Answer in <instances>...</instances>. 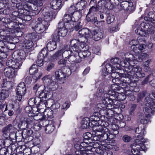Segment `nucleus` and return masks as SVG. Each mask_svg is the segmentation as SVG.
<instances>
[{
    "mask_svg": "<svg viewBox=\"0 0 155 155\" xmlns=\"http://www.w3.org/2000/svg\"><path fill=\"white\" fill-rule=\"evenodd\" d=\"M87 5L85 1L81 0L77 3L76 5V8L78 11H82L85 8Z\"/></svg>",
    "mask_w": 155,
    "mask_h": 155,
    "instance_id": "nucleus-31",
    "label": "nucleus"
},
{
    "mask_svg": "<svg viewBox=\"0 0 155 155\" xmlns=\"http://www.w3.org/2000/svg\"><path fill=\"white\" fill-rule=\"evenodd\" d=\"M26 38H28V39L29 40L32 41V42L36 41L38 39V36L37 34L33 33L28 34L26 36Z\"/></svg>",
    "mask_w": 155,
    "mask_h": 155,
    "instance_id": "nucleus-38",
    "label": "nucleus"
},
{
    "mask_svg": "<svg viewBox=\"0 0 155 155\" xmlns=\"http://www.w3.org/2000/svg\"><path fill=\"white\" fill-rule=\"evenodd\" d=\"M75 52H73L72 51L65 50L64 51L63 54V58L68 61L70 63L73 64L72 66H70V67L73 68L75 66V70L76 67L74 64L76 63H79L80 61L79 58L78 56H76Z\"/></svg>",
    "mask_w": 155,
    "mask_h": 155,
    "instance_id": "nucleus-8",
    "label": "nucleus"
},
{
    "mask_svg": "<svg viewBox=\"0 0 155 155\" xmlns=\"http://www.w3.org/2000/svg\"><path fill=\"white\" fill-rule=\"evenodd\" d=\"M37 65L35 64H33L30 68L29 70V73L31 74H34L35 73L37 72L38 69L37 68Z\"/></svg>",
    "mask_w": 155,
    "mask_h": 155,
    "instance_id": "nucleus-49",
    "label": "nucleus"
},
{
    "mask_svg": "<svg viewBox=\"0 0 155 155\" xmlns=\"http://www.w3.org/2000/svg\"><path fill=\"white\" fill-rule=\"evenodd\" d=\"M92 140L91 139H83V141H80V140L78 138H75L74 139L72 142L73 144H74V145H84L85 144L89 145L91 144L92 145H94V143L91 142Z\"/></svg>",
    "mask_w": 155,
    "mask_h": 155,
    "instance_id": "nucleus-19",
    "label": "nucleus"
},
{
    "mask_svg": "<svg viewBox=\"0 0 155 155\" xmlns=\"http://www.w3.org/2000/svg\"><path fill=\"white\" fill-rule=\"evenodd\" d=\"M42 80L44 84V87L38 91V98L40 99L48 100L51 97L50 91L56 90L58 87V84L54 76L47 75L44 77Z\"/></svg>",
    "mask_w": 155,
    "mask_h": 155,
    "instance_id": "nucleus-1",
    "label": "nucleus"
},
{
    "mask_svg": "<svg viewBox=\"0 0 155 155\" xmlns=\"http://www.w3.org/2000/svg\"><path fill=\"white\" fill-rule=\"evenodd\" d=\"M32 122V120L30 118H25L24 120L21 121V126L24 127L22 131L24 136V139L27 140V138L31 137L33 134V131L31 130L26 129L25 128L28 127V125Z\"/></svg>",
    "mask_w": 155,
    "mask_h": 155,
    "instance_id": "nucleus-9",
    "label": "nucleus"
},
{
    "mask_svg": "<svg viewBox=\"0 0 155 155\" xmlns=\"http://www.w3.org/2000/svg\"><path fill=\"white\" fill-rule=\"evenodd\" d=\"M57 30L58 34L60 36L64 37L66 36L67 34L68 30L65 28Z\"/></svg>",
    "mask_w": 155,
    "mask_h": 155,
    "instance_id": "nucleus-52",
    "label": "nucleus"
},
{
    "mask_svg": "<svg viewBox=\"0 0 155 155\" xmlns=\"http://www.w3.org/2000/svg\"><path fill=\"white\" fill-rule=\"evenodd\" d=\"M80 150L81 151H83V153H86L82 155H85L86 154L87 155V152L90 151L91 150L92 146H87L83 147V146H79Z\"/></svg>",
    "mask_w": 155,
    "mask_h": 155,
    "instance_id": "nucleus-45",
    "label": "nucleus"
},
{
    "mask_svg": "<svg viewBox=\"0 0 155 155\" xmlns=\"http://www.w3.org/2000/svg\"><path fill=\"white\" fill-rule=\"evenodd\" d=\"M38 100V97L30 98L28 101V104L30 106H33L37 103V100Z\"/></svg>",
    "mask_w": 155,
    "mask_h": 155,
    "instance_id": "nucleus-60",
    "label": "nucleus"
},
{
    "mask_svg": "<svg viewBox=\"0 0 155 155\" xmlns=\"http://www.w3.org/2000/svg\"><path fill=\"white\" fill-rule=\"evenodd\" d=\"M90 119L88 117L83 118L81 122L82 127L83 129H86L90 126Z\"/></svg>",
    "mask_w": 155,
    "mask_h": 155,
    "instance_id": "nucleus-37",
    "label": "nucleus"
},
{
    "mask_svg": "<svg viewBox=\"0 0 155 155\" xmlns=\"http://www.w3.org/2000/svg\"><path fill=\"white\" fill-rule=\"evenodd\" d=\"M144 130L142 129L141 128L138 127L135 130V133L139 134L137 136V137L141 138L140 140L139 139L135 140L134 141L133 144L135 145H139L140 144H143L147 141V139H144L141 137L143 134Z\"/></svg>",
    "mask_w": 155,
    "mask_h": 155,
    "instance_id": "nucleus-13",
    "label": "nucleus"
},
{
    "mask_svg": "<svg viewBox=\"0 0 155 155\" xmlns=\"http://www.w3.org/2000/svg\"><path fill=\"white\" fill-rule=\"evenodd\" d=\"M146 47V45L144 44H140L138 45V47L133 48V51H134L135 52L137 53L139 52L137 51V50H139L140 51L144 49Z\"/></svg>",
    "mask_w": 155,
    "mask_h": 155,
    "instance_id": "nucleus-51",
    "label": "nucleus"
},
{
    "mask_svg": "<svg viewBox=\"0 0 155 155\" xmlns=\"http://www.w3.org/2000/svg\"><path fill=\"white\" fill-rule=\"evenodd\" d=\"M111 97L116 98L117 100L120 101H124L126 98V94H118V93L115 91H112Z\"/></svg>",
    "mask_w": 155,
    "mask_h": 155,
    "instance_id": "nucleus-32",
    "label": "nucleus"
},
{
    "mask_svg": "<svg viewBox=\"0 0 155 155\" xmlns=\"http://www.w3.org/2000/svg\"><path fill=\"white\" fill-rule=\"evenodd\" d=\"M129 3L128 2L123 1L120 3V7L122 9H123L124 11H127V9L129 6Z\"/></svg>",
    "mask_w": 155,
    "mask_h": 155,
    "instance_id": "nucleus-55",
    "label": "nucleus"
},
{
    "mask_svg": "<svg viewBox=\"0 0 155 155\" xmlns=\"http://www.w3.org/2000/svg\"><path fill=\"white\" fill-rule=\"evenodd\" d=\"M16 92V100L20 101L23 96L25 95L26 91L25 84L23 82H20L17 87Z\"/></svg>",
    "mask_w": 155,
    "mask_h": 155,
    "instance_id": "nucleus-11",
    "label": "nucleus"
},
{
    "mask_svg": "<svg viewBox=\"0 0 155 155\" xmlns=\"http://www.w3.org/2000/svg\"><path fill=\"white\" fill-rule=\"evenodd\" d=\"M54 128V124H48L45 127V132L47 134H51L53 131Z\"/></svg>",
    "mask_w": 155,
    "mask_h": 155,
    "instance_id": "nucleus-39",
    "label": "nucleus"
},
{
    "mask_svg": "<svg viewBox=\"0 0 155 155\" xmlns=\"http://www.w3.org/2000/svg\"><path fill=\"white\" fill-rule=\"evenodd\" d=\"M33 45V43L32 41H31L26 40L24 41V43L23 45L24 49H29L31 48Z\"/></svg>",
    "mask_w": 155,
    "mask_h": 155,
    "instance_id": "nucleus-43",
    "label": "nucleus"
},
{
    "mask_svg": "<svg viewBox=\"0 0 155 155\" xmlns=\"http://www.w3.org/2000/svg\"><path fill=\"white\" fill-rule=\"evenodd\" d=\"M115 68H114L113 66H112L109 68L106 69V71L105 69H104V70H102L103 74L105 76L108 73H111L113 71H116V70H115Z\"/></svg>",
    "mask_w": 155,
    "mask_h": 155,
    "instance_id": "nucleus-54",
    "label": "nucleus"
},
{
    "mask_svg": "<svg viewBox=\"0 0 155 155\" xmlns=\"http://www.w3.org/2000/svg\"><path fill=\"white\" fill-rule=\"evenodd\" d=\"M23 61L16 59L15 60L10 59L7 61L6 64L8 67L13 69H17L21 66Z\"/></svg>",
    "mask_w": 155,
    "mask_h": 155,
    "instance_id": "nucleus-16",
    "label": "nucleus"
},
{
    "mask_svg": "<svg viewBox=\"0 0 155 155\" xmlns=\"http://www.w3.org/2000/svg\"><path fill=\"white\" fill-rule=\"evenodd\" d=\"M125 56L126 59H128L129 61H130L134 60H135L137 59L136 55L134 56L133 54H130L129 53H127L125 54Z\"/></svg>",
    "mask_w": 155,
    "mask_h": 155,
    "instance_id": "nucleus-50",
    "label": "nucleus"
},
{
    "mask_svg": "<svg viewBox=\"0 0 155 155\" xmlns=\"http://www.w3.org/2000/svg\"><path fill=\"white\" fill-rule=\"evenodd\" d=\"M8 49L2 41H0V52L5 53L8 51Z\"/></svg>",
    "mask_w": 155,
    "mask_h": 155,
    "instance_id": "nucleus-46",
    "label": "nucleus"
},
{
    "mask_svg": "<svg viewBox=\"0 0 155 155\" xmlns=\"http://www.w3.org/2000/svg\"><path fill=\"white\" fill-rule=\"evenodd\" d=\"M43 14L45 19L42 21H47L49 24V21L52 20L53 18V12L51 9L47 10L46 9H45L43 11Z\"/></svg>",
    "mask_w": 155,
    "mask_h": 155,
    "instance_id": "nucleus-21",
    "label": "nucleus"
},
{
    "mask_svg": "<svg viewBox=\"0 0 155 155\" xmlns=\"http://www.w3.org/2000/svg\"><path fill=\"white\" fill-rule=\"evenodd\" d=\"M144 19L146 21L152 22L153 21L155 20V14H153L151 12H149L147 15L144 17Z\"/></svg>",
    "mask_w": 155,
    "mask_h": 155,
    "instance_id": "nucleus-42",
    "label": "nucleus"
},
{
    "mask_svg": "<svg viewBox=\"0 0 155 155\" xmlns=\"http://www.w3.org/2000/svg\"><path fill=\"white\" fill-rule=\"evenodd\" d=\"M112 91L108 90V92L104 91V90L101 89L99 91L97 96L101 98L102 102L106 106V108L112 109L114 107L112 105L113 103L112 99H113L112 96Z\"/></svg>",
    "mask_w": 155,
    "mask_h": 155,
    "instance_id": "nucleus-4",
    "label": "nucleus"
},
{
    "mask_svg": "<svg viewBox=\"0 0 155 155\" xmlns=\"http://www.w3.org/2000/svg\"><path fill=\"white\" fill-rule=\"evenodd\" d=\"M36 61L37 66H42L44 63V60L46 62L50 61L52 59L51 54L48 52L46 48H44L39 53Z\"/></svg>",
    "mask_w": 155,
    "mask_h": 155,
    "instance_id": "nucleus-7",
    "label": "nucleus"
},
{
    "mask_svg": "<svg viewBox=\"0 0 155 155\" xmlns=\"http://www.w3.org/2000/svg\"><path fill=\"white\" fill-rule=\"evenodd\" d=\"M55 67V64L53 63H49L46 66V70L48 71H50L53 69Z\"/></svg>",
    "mask_w": 155,
    "mask_h": 155,
    "instance_id": "nucleus-61",
    "label": "nucleus"
},
{
    "mask_svg": "<svg viewBox=\"0 0 155 155\" xmlns=\"http://www.w3.org/2000/svg\"><path fill=\"white\" fill-rule=\"evenodd\" d=\"M66 13L68 14L71 15L75 16V15H79V16L78 18L81 16V14L80 13L79 11H78L76 7L74 5H71L69 8H68L67 10Z\"/></svg>",
    "mask_w": 155,
    "mask_h": 155,
    "instance_id": "nucleus-24",
    "label": "nucleus"
},
{
    "mask_svg": "<svg viewBox=\"0 0 155 155\" xmlns=\"http://www.w3.org/2000/svg\"><path fill=\"white\" fill-rule=\"evenodd\" d=\"M23 13H25L26 12V15L25 14H23L22 18L25 21H29L31 20L32 18L31 16L29 15V12L27 11L26 10H23Z\"/></svg>",
    "mask_w": 155,
    "mask_h": 155,
    "instance_id": "nucleus-48",
    "label": "nucleus"
},
{
    "mask_svg": "<svg viewBox=\"0 0 155 155\" xmlns=\"http://www.w3.org/2000/svg\"><path fill=\"white\" fill-rule=\"evenodd\" d=\"M4 71L5 76L8 78H12L15 77V71L14 69L10 67L5 68Z\"/></svg>",
    "mask_w": 155,
    "mask_h": 155,
    "instance_id": "nucleus-25",
    "label": "nucleus"
},
{
    "mask_svg": "<svg viewBox=\"0 0 155 155\" xmlns=\"http://www.w3.org/2000/svg\"><path fill=\"white\" fill-rule=\"evenodd\" d=\"M62 20L64 22L76 21V19L75 18V17L66 13L64 15Z\"/></svg>",
    "mask_w": 155,
    "mask_h": 155,
    "instance_id": "nucleus-34",
    "label": "nucleus"
},
{
    "mask_svg": "<svg viewBox=\"0 0 155 155\" xmlns=\"http://www.w3.org/2000/svg\"><path fill=\"white\" fill-rule=\"evenodd\" d=\"M110 62L112 66L115 68V70H118L120 66V60L118 58H115L111 59L110 60Z\"/></svg>",
    "mask_w": 155,
    "mask_h": 155,
    "instance_id": "nucleus-28",
    "label": "nucleus"
},
{
    "mask_svg": "<svg viewBox=\"0 0 155 155\" xmlns=\"http://www.w3.org/2000/svg\"><path fill=\"white\" fill-rule=\"evenodd\" d=\"M12 34L10 30L7 27L5 29H0V35L1 36L8 37L9 36L8 35Z\"/></svg>",
    "mask_w": 155,
    "mask_h": 155,
    "instance_id": "nucleus-44",
    "label": "nucleus"
},
{
    "mask_svg": "<svg viewBox=\"0 0 155 155\" xmlns=\"http://www.w3.org/2000/svg\"><path fill=\"white\" fill-rule=\"evenodd\" d=\"M75 71V68L74 66L73 68L70 67L69 68H67L66 71L65 73L63 71L61 70H59L55 72V77L57 79L59 80H63L67 76L70 75L71 72H74Z\"/></svg>",
    "mask_w": 155,
    "mask_h": 155,
    "instance_id": "nucleus-10",
    "label": "nucleus"
},
{
    "mask_svg": "<svg viewBox=\"0 0 155 155\" xmlns=\"http://www.w3.org/2000/svg\"><path fill=\"white\" fill-rule=\"evenodd\" d=\"M123 74H124L123 73H120L119 72H117V71H112L111 74V76L113 78H117V77L119 76H122V77H127L123 76ZM127 78H128L127 77Z\"/></svg>",
    "mask_w": 155,
    "mask_h": 155,
    "instance_id": "nucleus-57",
    "label": "nucleus"
},
{
    "mask_svg": "<svg viewBox=\"0 0 155 155\" xmlns=\"http://www.w3.org/2000/svg\"><path fill=\"white\" fill-rule=\"evenodd\" d=\"M74 21H68L66 22H64L65 23V28H66L67 30L68 29H70L73 27V22Z\"/></svg>",
    "mask_w": 155,
    "mask_h": 155,
    "instance_id": "nucleus-64",
    "label": "nucleus"
},
{
    "mask_svg": "<svg viewBox=\"0 0 155 155\" xmlns=\"http://www.w3.org/2000/svg\"><path fill=\"white\" fill-rule=\"evenodd\" d=\"M8 22L6 23L7 27L12 34L15 32L16 29L18 28V22L17 21H12L10 19H7Z\"/></svg>",
    "mask_w": 155,
    "mask_h": 155,
    "instance_id": "nucleus-17",
    "label": "nucleus"
},
{
    "mask_svg": "<svg viewBox=\"0 0 155 155\" xmlns=\"http://www.w3.org/2000/svg\"><path fill=\"white\" fill-rule=\"evenodd\" d=\"M22 131L19 130L17 132H16V139L22 140V139H24V136Z\"/></svg>",
    "mask_w": 155,
    "mask_h": 155,
    "instance_id": "nucleus-63",
    "label": "nucleus"
},
{
    "mask_svg": "<svg viewBox=\"0 0 155 155\" xmlns=\"http://www.w3.org/2000/svg\"><path fill=\"white\" fill-rule=\"evenodd\" d=\"M57 43L52 40L48 42L47 45V48L50 51L54 50L57 47Z\"/></svg>",
    "mask_w": 155,
    "mask_h": 155,
    "instance_id": "nucleus-36",
    "label": "nucleus"
},
{
    "mask_svg": "<svg viewBox=\"0 0 155 155\" xmlns=\"http://www.w3.org/2000/svg\"><path fill=\"white\" fill-rule=\"evenodd\" d=\"M92 35L94 40L98 41L101 39L103 36V32L100 29H96L93 31Z\"/></svg>",
    "mask_w": 155,
    "mask_h": 155,
    "instance_id": "nucleus-22",
    "label": "nucleus"
},
{
    "mask_svg": "<svg viewBox=\"0 0 155 155\" xmlns=\"http://www.w3.org/2000/svg\"><path fill=\"white\" fill-rule=\"evenodd\" d=\"M106 9H110V5L108 2L105 0H101L99 1L98 3V6L95 7L92 6L89 9L86 16V19L87 21H89L91 19L89 17L96 14L97 11L100 12H104Z\"/></svg>",
    "mask_w": 155,
    "mask_h": 155,
    "instance_id": "nucleus-2",
    "label": "nucleus"
},
{
    "mask_svg": "<svg viewBox=\"0 0 155 155\" xmlns=\"http://www.w3.org/2000/svg\"><path fill=\"white\" fill-rule=\"evenodd\" d=\"M126 79H128V81H129L130 79H131V78H129L127 77L120 76L115 78H113L112 81L114 84L119 85V87L123 86V87H125L129 83Z\"/></svg>",
    "mask_w": 155,
    "mask_h": 155,
    "instance_id": "nucleus-15",
    "label": "nucleus"
},
{
    "mask_svg": "<svg viewBox=\"0 0 155 155\" xmlns=\"http://www.w3.org/2000/svg\"><path fill=\"white\" fill-rule=\"evenodd\" d=\"M49 101V100H48L40 99L37 107L39 109H44L46 107L48 108L50 107L48 104Z\"/></svg>",
    "mask_w": 155,
    "mask_h": 155,
    "instance_id": "nucleus-30",
    "label": "nucleus"
},
{
    "mask_svg": "<svg viewBox=\"0 0 155 155\" xmlns=\"http://www.w3.org/2000/svg\"><path fill=\"white\" fill-rule=\"evenodd\" d=\"M65 47H65V48L63 50H61L58 51L54 54L52 56L51 54L52 57V59L50 61L54 60L55 59L57 60L61 58V57H63V54H64V50L65 49H66Z\"/></svg>",
    "mask_w": 155,
    "mask_h": 155,
    "instance_id": "nucleus-33",
    "label": "nucleus"
},
{
    "mask_svg": "<svg viewBox=\"0 0 155 155\" xmlns=\"http://www.w3.org/2000/svg\"><path fill=\"white\" fill-rule=\"evenodd\" d=\"M106 108V107L105 105L102 103H100L97 105L96 109L97 112H99L100 113L104 114V111Z\"/></svg>",
    "mask_w": 155,
    "mask_h": 155,
    "instance_id": "nucleus-41",
    "label": "nucleus"
},
{
    "mask_svg": "<svg viewBox=\"0 0 155 155\" xmlns=\"http://www.w3.org/2000/svg\"><path fill=\"white\" fill-rule=\"evenodd\" d=\"M130 61L126 58L123 62L120 61V66L126 68L125 71L126 72L124 74H123V76L128 77L129 78H130L132 77L134 74L133 71H131V68L130 66H132L130 64Z\"/></svg>",
    "mask_w": 155,
    "mask_h": 155,
    "instance_id": "nucleus-14",
    "label": "nucleus"
},
{
    "mask_svg": "<svg viewBox=\"0 0 155 155\" xmlns=\"http://www.w3.org/2000/svg\"><path fill=\"white\" fill-rule=\"evenodd\" d=\"M145 101L147 103L145 104L146 107L145 109H147V112H150L153 109H155V93L152 94V97L151 98L149 97H146Z\"/></svg>",
    "mask_w": 155,
    "mask_h": 155,
    "instance_id": "nucleus-12",
    "label": "nucleus"
},
{
    "mask_svg": "<svg viewBox=\"0 0 155 155\" xmlns=\"http://www.w3.org/2000/svg\"><path fill=\"white\" fill-rule=\"evenodd\" d=\"M33 26L32 29L37 33L40 34L43 32L48 28L50 25L47 21H43L41 18H38L36 21H33L31 23Z\"/></svg>",
    "mask_w": 155,
    "mask_h": 155,
    "instance_id": "nucleus-6",
    "label": "nucleus"
},
{
    "mask_svg": "<svg viewBox=\"0 0 155 155\" xmlns=\"http://www.w3.org/2000/svg\"><path fill=\"white\" fill-rule=\"evenodd\" d=\"M80 42L76 39H73L70 42L71 47L69 50L72 51L73 52H78L81 51V48L79 46Z\"/></svg>",
    "mask_w": 155,
    "mask_h": 155,
    "instance_id": "nucleus-20",
    "label": "nucleus"
},
{
    "mask_svg": "<svg viewBox=\"0 0 155 155\" xmlns=\"http://www.w3.org/2000/svg\"><path fill=\"white\" fill-rule=\"evenodd\" d=\"M146 92L145 91H143L142 93H139L137 94V102H139L141 101L145 96Z\"/></svg>",
    "mask_w": 155,
    "mask_h": 155,
    "instance_id": "nucleus-62",
    "label": "nucleus"
},
{
    "mask_svg": "<svg viewBox=\"0 0 155 155\" xmlns=\"http://www.w3.org/2000/svg\"><path fill=\"white\" fill-rule=\"evenodd\" d=\"M99 133H96L95 136H100V138L104 142L107 143V145H111L110 143H113L114 140L113 139L115 137V135L118 134V131H116L114 134L111 133L108 129L106 127L100 129Z\"/></svg>",
    "mask_w": 155,
    "mask_h": 155,
    "instance_id": "nucleus-3",
    "label": "nucleus"
},
{
    "mask_svg": "<svg viewBox=\"0 0 155 155\" xmlns=\"http://www.w3.org/2000/svg\"><path fill=\"white\" fill-rule=\"evenodd\" d=\"M17 143H16L14 142L11 139L6 138L4 140L3 139L0 140V145H13Z\"/></svg>",
    "mask_w": 155,
    "mask_h": 155,
    "instance_id": "nucleus-35",
    "label": "nucleus"
},
{
    "mask_svg": "<svg viewBox=\"0 0 155 155\" xmlns=\"http://www.w3.org/2000/svg\"><path fill=\"white\" fill-rule=\"evenodd\" d=\"M111 109L106 108L104 111V114L106 115L107 116L109 117H112L114 114V112L113 111L111 110Z\"/></svg>",
    "mask_w": 155,
    "mask_h": 155,
    "instance_id": "nucleus-58",
    "label": "nucleus"
},
{
    "mask_svg": "<svg viewBox=\"0 0 155 155\" xmlns=\"http://www.w3.org/2000/svg\"><path fill=\"white\" fill-rule=\"evenodd\" d=\"M99 113L98 112L94 113L93 115L90 117L91 120H94V121H99L100 120V118L98 116Z\"/></svg>",
    "mask_w": 155,
    "mask_h": 155,
    "instance_id": "nucleus-56",
    "label": "nucleus"
},
{
    "mask_svg": "<svg viewBox=\"0 0 155 155\" xmlns=\"http://www.w3.org/2000/svg\"><path fill=\"white\" fill-rule=\"evenodd\" d=\"M126 98L129 101H133L135 100V98L133 92L128 91L126 93Z\"/></svg>",
    "mask_w": 155,
    "mask_h": 155,
    "instance_id": "nucleus-47",
    "label": "nucleus"
},
{
    "mask_svg": "<svg viewBox=\"0 0 155 155\" xmlns=\"http://www.w3.org/2000/svg\"><path fill=\"white\" fill-rule=\"evenodd\" d=\"M91 121V122L90 123V127L92 128L93 130L95 133L94 134L96 133L99 134V132H100V129L103 128L101 126L98 125V123L97 121L94 120Z\"/></svg>",
    "mask_w": 155,
    "mask_h": 155,
    "instance_id": "nucleus-27",
    "label": "nucleus"
},
{
    "mask_svg": "<svg viewBox=\"0 0 155 155\" xmlns=\"http://www.w3.org/2000/svg\"><path fill=\"white\" fill-rule=\"evenodd\" d=\"M8 91L4 89L0 91V100H4L7 98L9 95Z\"/></svg>",
    "mask_w": 155,
    "mask_h": 155,
    "instance_id": "nucleus-40",
    "label": "nucleus"
},
{
    "mask_svg": "<svg viewBox=\"0 0 155 155\" xmlns=\"http://www.w3.org/2000/svg\"><path fill=\"white\" fill-rule=\"evenodd\" d=\"M78 33L79 35L86 37L87 38H91L93 37L92 33L91 30L87 28L81 29L79 31Z\"/></svg>",
    "mask_w": 155,
    "mask_h": 155,
    "instance_id": "nucleus-23",
    "label": "nucleus"
},
{
    "mask_svg": "<svg viewBox=\"0 0 155 155\" xmlns=\"http://www.w3.org/2000/svg\"><path fill=\"white\" fill-rule=\"evenodd\" d=\"M140 27L136 29L135 31L137 34L140 35L141 36H145L144 35L146 34H153L154 33L155 28L151 24V23L147 21L142 23Z\"/></svg>",
    "mask_w": 155,
    "mask_h": 155,
    "instance_id": "nucleus-5",
    "label": "nucleus"
},
{
    "mask_svg": "<svg viewBox=\"0 0 155 155\" xmlns=\"http://www.w3.org/2000/svg\"><path fill=\"white\" fill-rule=\"evenodd\" d=\"M114 17L111 15H108L107 17L106 22L108 24H110L114 20Z\"/></svg>",
    "mask_w": 155,
    "mask_h": 155,
    "instance_id": "nucleus-59",
    "label": "nucleus"
},
{
    "mask_svg": "<svg viewBox=\"0 0 155 155\" xmlns=\"http://www.w3.org/2000/svg\"><path fill=\"white\" fill-rule=\"evenodd\" d=\"M60 36V35H59V34H58L57 30H56L54 33L53 35L52 40L55 41L56 43L59 42V41Z\"/></svg>",
    "mask_w": 155,
    "mask_h": 155,
    "instance_id": "nucleus-53",
    "label": "nucleus"
},
{
    "mask_svg": "<svg viewBox=\"0 0 155 155\" xmlns=\"http://www.w3.org/2000/svg\"><path fill=\"white\" fill-rule=\"evenodd\" d=\"M130 67L131 68L130 72L133 71L134 73L131 77V79L132 78L133 76L135 74L137 76L140 78L145 76V75L144 73H142V69L141 67L139 66L134 67L133 66H130Z\"/></svg>",
    "mask_w": 155,
    "mask_h": 155,
    "instance_id": "nucleus-18",
    "label": "nucleus"
},
{
    "mask_svg": "<svg viewBox=\"0 0 155 155\" xmlns=\"http://www.w3.org/2000/svg\"><path fill=\"white\" fill-rule=\"evenodd\" d=\"M50 4L51 7L52 9L59 10L62 7L61 0H52Z\"/></svg>",
    "mask_w": 155,
    "mask_h": 155,
    "instance_id": "nucleus-26",
    "label": "nucleus"
},
{
    "mask_svg": "<svg viewBox=\"0 0 155 155\" xmlns=\"http://www.w3.org/2000/svg\"><path fill=\"white\" fill-rule=\"evenodd\" d=\"M15 128L11 124H9L2 129L3 133L6 135H8L9 133L13 132L15 131Z\"/></svg>",
    "mask_w": 155,
    "mask_h": 155,
    "instance_id": "nucleus-29",
    "label": "nucleus"
}]
</instances>
